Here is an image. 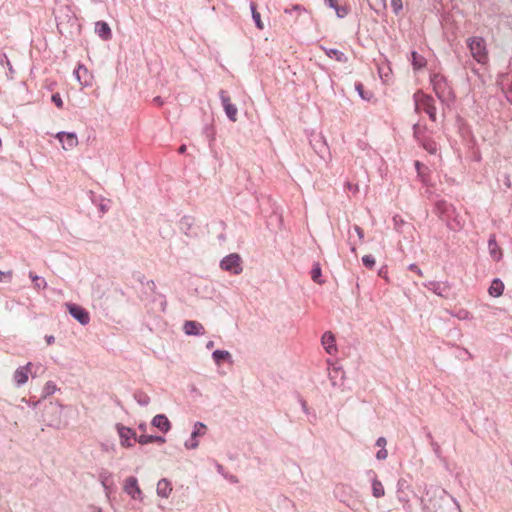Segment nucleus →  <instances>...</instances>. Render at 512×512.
<instances>
[{
  "label": "nucleus",
  "instance_id": "obj_1",
  "mask_svg": "<svg viewBox=\"0 0 512 512\" xmlns=\"http://www.w3.org/2000/svg\"><path fill=\"white\" fill-rule=\"evenodd\" d=\"M426 495L429 496V498H423L421 500L424 512H450L452 509L460 510L458 501L444 489H429Z\"/></svg>",
  "mask_w": 512,
  "mask_h": 512
},
{
  "label": "nucleus",
  "instance_id": "obj_2",
  "mask_svg": "<svg viewBox=\"0 0 512 512\" xmlns=\"http://www.w3.org/2000/svg\"><path fill=\"white\" fill-rule=\"evenodd\" d=\"M430 82L437 98L442 103H447L453 98L452 90L443 75L438 73L431 75Z\"/></svg>",
  "mask_w": 512,
  "mask_h": 512
},
{
  "label": "nucleus",
  "instance_id": "obj_3",
  "mask_svg": "<svg viewBox=\"0 0 512 512\" xmlns=\"http://www.w3.org/2000/svg\"><path fill=\"white\" fill-rule=\"evenodd\" d=\"M467 46L472 57L480 64L488 62L486 41L483 37L474 36L467 39Z\"/></svg>",
  "mask_w": 512,
  "mask_h": 512
},
{
  "label": "nucleus",
  "instance_id": "obj_4",
  "mask_svg": "<svg viewBox=\"0 0 512 512\" xmlns=\"http://www.w3.org/2000/svg\"><path fill=\"white\" fill-rule=\"evenodd\" d=\"M415 111H424L431 121H436V106L432 96L417 92L413 96Z\"/></svg>",
  "mask_w": 512,
  "mask_h": 512
},
{
  "label": "nucleus",
  "instance_id": "obj_5",
  "mask_svg": "<svg viewBox=\"0 0 512 512\" xmlns=\"http://www.w3.org/2000/svg\"><path fill=\"white\" fill-rule=\"evenodd\" d=\"M220 267L222 270L228 271L234 275L240 274L243 270L241 265V258L237 253H231L225 256L220 261Z\"/></svg>",
  "mask_w": 512,
  "mask_h": 512
},
{
  "label": "nucleus",
  "instance_id": "obj_6",
  "mask_svg": "<svg viewBox=\"0 0 512 512\" xmlns=\"http://www.w3.org/2000/svg\"><path fill=\"white\" fill-rule=\"evenodd\" d=\"M116 428L120 438V444L123 447H132L134 445L132 440L134 442H137L138 437L136 435V432L132 428L126 427L122 424H117Z\"/></svg>",
  "mask_w": 512,
  "mask_h": 512
},
{
  "label": "nucleus",
  "instance_id": "obj_7",
  "mask_svg": "<svg viewBox=\"0 0 512 512\" xmlns=\"http://www.w3.org/2000/svg\"><path fill=\"white\" fill-rule=\"evenodd\" d=\"M124 492L134 500H143V493L138 485V480L134 476L125 479L123 485Z\"/></svg>",
  "mask_w": 512,
  "mask_h": 512
},
{
  "label": "nucleus",
  "instance_id": "obj_8",
  "mask_svg": "<svg viewBox=\"0 0 512 512\" xmlns=\"http://www.w3.org/2000/svg\"><path fill=\"white\" fill-rule=\"evenodd\" d=\"M219 98L221 100L227 118L232 122H236L238 109L234 104L231 103L230 97L228 96L226 91L220 90Z\"/></svg>",
  "mask_w": 512,
  "mask_h": 512
},
{
  "label": "nucleus",
  "instance_id": "obj_9",
  "mask_svg": "<svg viewBox=\"0 0 512 512\" xmlns=\"http://www.w3.org/2000/svg\"><path fill=\"white\" fill-rule=\"evenodd\" d=\"M70 315L77 320L81 325H87L90 322V315L86 309L77 305L68 303L66 304Z\"/></svg>",
  "mask_w": 512,
  "mask_h": 512
},
{
  "label": "nucleus",
  "instance_id": "obj_10",
  "mask_svg": "<svg viewBox=\"0 0 512 512\" xmlns=\"http://www.w3.org/2000/svg\"><path fill=\"white\" fill-rule=\"evenodd\" d=\"M205 429H206V426L202 422H200V421L195 422L191 436L184 443V446L187 449H196L199 445L197 437L200 435H203L205 433Z\"/></svg>",
  "mask_w": 512,
  "mask_h": 512
},
{
  "label": "nucleus",
  "instance_id": "obj_11",
  "mask_svg": "<svg viewBox=\"0 0 512 512\" xmlns=\"http://www.w3.org/2000/svg\"><path fill=\"white\" fill-rule=\"evenodd\" d=\"M56 138L60 141L64 150H70L78 144V138L74 132L60 131L56 134Z\"/></svg>",
  "mask_w": 512,
  "mask_h": 512
},
{
  "label": "nucleus",
  "instance_id": "obj_12",
  "mask_svg": "<svg viewBox=\"0 0 512 512\" xmlns=\"http://www.w3.org/2000/svg\"><path fill=\"white\" fill-rule=\"evenodd\" d=\"M183 331L188 336H202L205 334L204 326L197 321L187 320L183 324Z\"/></svg>",
  "mask_w": 512,
  "mask_h": 512
},
{
  "label": "nucleus",
  "instance_id": "obj_13",
  "mask_svg": "<svg viewBox=\"0 0 512 512\" xmlns=\"http://www.w3.org/2000/svg\"><path fill=\"white\" fill-rule=\"evenodd\" d=\"M31 363L28 362L25 366H20L16 369L13 375L16 386H23L28 381V373L30 370Z\"/></svg>",
  "mask_w": 512,
  "mask_h": 512
},
{
  "label": "nucleus",
  "instance_id": "obj_14",
  "mask_svg": "<svg viewBox=\"0 0 512 512\" xmlns=\"http://www.w3.org/2000/svg\"><path fill=\"white\" fill-rule=\"evenodd\" d=\"M321 342H322V345H323L325 351L328 354L333 355L337 352V347L335 345V337L332 332H330V331L325 332L322 335Z\"/></svg>",
  "mask_w": 512,
  "mask_h": 512
},
{
  "label": "nucleus",
  "instance_id": "obj_15",
  "mask_svg": "<svg viewBox=\"0 0 512 512\" xmlns=\"http://www.w3.org/2000/svg\"><path fill=\"white\" fill-rule=\"evenodd\" d=\"M151 424L163 433H167L171 429V423L164 414L155 415L152 418Z\"/></svg>",
  "mask_w": 512,
  "mask_h": 512
},
{
  "label": "nucleus",
  "instance_id": "obj_16",
  "mask_svg": "<svg viewBox=\"0 0 512 512\" xmlns=\"http://www.w3.org/2000/svg\"><path fill=\"white\" fill-rule=\"evenodd\" d=\"M424 286L441 297H446L449 291V287L446 284L437 281H429Z\"/></svg>",
  "mask_w": 512,
  "mask_h": 512
},
{
  "label": "nucleus",
  "instance_id": "obj_17",
  "mask_svg": "<svg viewBox=\"0 0 512 512\" xmlns=\"http://www.w3.org/2000/svg\"><path fill=\"white\" fill-rule=\"evenodd\" d=\"M74 76L82 86L87 87L90 85L89 71L84 65H78L74 70Z\"/></svg>",
  "mask_w": 512,
  "mask_h": 512
},
{
  "label": "nucleus",
  "instance_id": "obj_18",
  "mask_svg": "<svg viewBox=\"0 0 512 512\" xmlns=\"http://www.w3.org/2000/svg\"><path fill=\"white\" fill-rule=\"evenodd\" d=\"M172 492V484L167 478L158 481L156 493L161 498H168Z\"/></svg>",
  "mask_w": 512,
  "mask_h": 512
},
{
  "label": "nucleus",
  "instance_id": "obj_19",
  "mask_svg": "<svg viewBox=\"0 0 512 512\" xmlns=\"http://www.w3.org/2000/svg\"><path fill=\"white\" fill-rule=\"evenodd\" d=\"M179 229L187 236L195 235L193 217L183 216L179 222Z\"/></svg>",
  "mask_w": 512,
  "mask_h": 512
},
{
  "label": "nucleus",
  "instance_id": "obj_20",
  "mask_svg": "<svg viewBox=\"0 0 512 512\" xmlns=\"http://www.w3.org/2000/svg\"><path fill=\"white\" fill-rule=\"evenodd\" d=\"M95 32L102 40H109L112 37L110 26L105 21H97L95 23Z\"/></svg>",
  "mask_w": 512,
  "mask_h": 512
},
{
  "label": "nucleus",
  "instance_id": "obj_21",
  "mask_svg": "<svg viewBox=\"0 0 512 512\" xmlns=\"http://www.w3.org/2000/svg\"><path fill=\"white\" fill-rule=\"evenodd\" d=\"M312 146L315 149L316 153L324 158V153L327 151L328 147L322 135H317L311 140Z\"/></svg>",
  "mask_w": 512,
  "mask_h": 512
},
{
  "label": "nucleus",
  "instance_id": "obj_22",
  "mask_svg": "<svg viewBox=\"0 0 512 512\" xmlns=\"http://www.w3.org/2000/svg\"><path fill=\"white\" fill-rule=\"evenodd\" d=\"M488 250L490 256L495 260L499 261L502 257L500 248L497 244L495 235H491L488 240Z\"/></svg>",
  "mask_w": 512,
  "mask_h": 512
},
{
  "label": "nucleus",
  "instance_id": "obj_23",
  "mask_svg": "<svg viewBox=\"0 0 512 512\" xmlns=\"http://www.w3.org/2000/svg\"><path fill=\"white\" fill-rule=\"evenodd\" d=\"M212 359L216 365H220V363L222 361H228L229 363H232V356H231L230 352L227 350L217 349V350L213 351Z\"/></svg>",
  "mask_w": 512,
  "mask_h": 512
},
{
  "label": "nucleus",
  "instance_id": "obj_24",
  "mask_svg": "<svg viewBox=\"0 0 512 512\" xmlns=\"http://www.w3.org/2000/svg\"><path fill=\"white\" fill-rule=\"evenodd\" d=\"M503 291L504 283L499 278H495L488 289L489 295L492 297H499L503 294Z\"/></svg>",
  "mask_w": 512,
  "mask_h": 512
},
{
  "label": "nucleus",
  "instance_id": "obj_25",
  "mask_svg": "<svg viewBox=\"0 0 512 512\" xmlns=\"http://www.w3.org/2000/svg\"><path fill=\"white\" fill-rule=\"evenodd\" d=\"M421 146L430 154L432 155H435L438 151V146H437V143L432 140L431 138H421L419 141H418Z\"/></svg>",
  "mask_w": 512,
  "mask_h": 512
},
{
  "label": "nucleus",
  "instance_id": "obj_26",
  "mask_svg": "<svg viewBox=\"0 0 512 512\" xmlns=\"http://www.w3.org/2000/svg\"><path fill=\"white\" fill-rule=\"evenodd\" d=\"M137 442L141 445H146L152 442L164 443L165 438L156 435H140L137 439Z\"/></svg>",
  "mask_w": 512,
  "mask_h": 512
},
{
  "label": "nucleus",
  "instance_id": "obj_27",
  "mask_svg": "<svg viewBox=\"0 0 512 512\" xmlns=\"http://www.w3.org/2000/svg\"><path fill=\"white\" fill-rule=\"evenodd\" d=\"M371 484H372V495L375 498H381L385 495L384 486H383L382 482L380 480H378V478H373V481Z\"/></svg>",
  "mask_w": 512,
  "mask_h": 512
},
{
  "label": "nucleus",
  "instance_id": "obj_28",
  "mask_svg": "<svg viewBox=\"0 0 512 512\" xmlns=\"http://www.w3.org/2000/svg\"><path fill=\"white\" fill-rule=\"evenodd\" d=\"M325 52L328 57L334 58L338 62L345 63L348 60L347 56L342 51H340L338 49H334V48L325 49Z\"/></svg>",
  "mask_w": 512,
  "mask_h": 512
},
{
  "label": "nucleus",
  "instance_id": "obj_29",
  "mask_svg": "<svg viewBox=\"0 0 512 512\" xmlns=\"http://www.w3.org/2000/svg\"><path fill=\"white\" fill-rule=\"evenodd\" d=\"M133 397H134L135 401L142 407L148 406L151 401L149 395L141 390L135 391Z\"/></svg>",
  "mask_w": 512,
  "mask_h": 512
},
{
  "label": "nucleus",
  "instance_id": "obj_30",
  "mask_svg": "<svg viewBox=\"0 0 512 512\" xmlns=\"http://www.w3.org/2000/svg\"><path fill=\"white\" fill-rule=\"evenodd\" d=\"M111 478H112V474L107 470H102L99 473V480H100L102 487L104 488L106 495H108L110 493V486L108 485V481Z\"/></svg>",
  "mask_w": 512,
  "mask_h": 512
},
{
  "label": "nucleus",
  "instance_id": "obj_31",
  "mask_svg": "<svg viewBox=\"0 0 512 512\" xmlns=\"http://www.w3.org/2000/svg\"><path fill=\"white\" fill-rule=\"evenodd\" d=\"M355 90L357 91V93L360 96V98L365 100V101H370L371 98L373 97V94L371 92H366L364 90V86L360 82H356L355 83Z\"/></svg>",
  "mask_w": 512,
  "mask_h": 512
},
{
  "label": "nucleus",
  "instance_id": "obj_32",
  "mask_svg": "<svg viewBox=\"0 0 512 512\" xmlns=\"http://www.w3.org/2000/svg\"><path fill=\"white\" fill-rule=\"evenodd\" d=\"M250 10H251L252 19H253L256 27L259 29H263V23L261 21L260 13L257 12L256 6L253 2L250 3Z\"/></svg>",
  "mask_w": 512,
  "mask_h": 512
},
{
  "label": "nucleus",
  "instance_id": "obj_33",
  "mask_svg": "<svg viewBox=\"0 0 512 512\" xmlns=\"http://www.w3.org/2000/svg\"><path fill=\"white\" fill-rule=\"evenodd\" d=\"M29 277L33 281L35 288L45 289L47 287V282L43 277L37 276L33 272L29 273Z\"/></svg>",
  "mask_w": 512,
  "mask_h": 512
},
{
  "label": "nucleus",
  "instance_id": "obj_34",
  "mask_svg": "<svg viewBox=\"0 0 512 512\" xmlns=\"http://www.w3.org/2000/svg\"><path fill=\"white\" fill-rule=\"evenodd\" d=\"M322 272L321 267L319 263H315L312 270H311V278L314 282L318 284H322L323 280L321 279Z\"/></svg>",
  "mask_w": 512,
  "mask_h": 512
},
{
  "label": "nucleus",
  "instance_id": "obj_35",
  "mask_svg": "<svg viewBox=\"0 0 512 512\" xmlns=\"http://www.w3.org/2000/svg\"><path fill=\"white\" fill-rule=\"evenodd\" d=\"M412 55V65L416 69H420L425 65V59L420 56L416 51H413L411 53Z\"/></svg>",
  "mask_w": 512,
  "mask_h": 512
},
{
  "label": "nucleus",
  "instance_id": "obj_36",
  "mask_svg": "<svg viewBox=\"0 0 512 512\" xmlns=\"http://www.w3.org/2000/svg\"><path fill=\"white\" fill-rule=\"evenodd\" d=\"M0 64L3 66L5 65V68H8L9 73L7 74V76L11 79L12 75L14 74V69L6 54H3L0 57Z\"/></svg>",
  "mask_w": 512,
  "mask_h": 512
},
{
  "label": "nucleus",
  "instance_id": "obj_37",
  "mask_svg": "<svg viewBox=\"0 0 512 512\" xmlns=\"http://www.w3.org/2000/svg\"><path fill=\"white\" fill-rule=\"evenodd\" d=\"M57 390L58 388L53 381L46 382L43 389L44 397L53 395Z\"/></svg>",
  "mask_w": 512,
  "mask_h": 512
},
{
  "label": "nucleus",
  "instance_id": "obj_38",
  "mask_svg": "<svg viewBox=\"0 0 512 512\" xmlns=\"http://www.w3.org/2000/svg\"><path fill=\"white\" fill-rule=\"evenodd\" d=\"M362 263L363 265L368 268V269H372L375 265V258L374 256L368 254V255H364L362 257Z\"/></svg>",
  "mask_w": 512,
  "mask_h": 512
},
{
  "label": "nucleus",
  "instance_id": "obj_39",
  "mask_svg": "<svg viewBox=\"0 0 512 512\" xmlns=\"http://www.w3.org/2000/svg\"><path fill=\"white\" fill-rule=\"evenodd\" d=\"M393 224L395 230H397L398 232H403L402 226L406 225V222L399 215H395L393 217Z\"/></svg>",
  "mask_w": 512,
  "mask_h": 512
},
{
  "label": "nucleus",
  "instance_id": "obj_40",
  "mask_svg": "<svg viewBox=\"0 0 512 512\" xmlns=\"http://www.w3.org/2000/svg\"><path fill=\"white\" fill-rule=\"evenodd\" d=\"M391 7L395 15H398L403 9L402 0H391Z\"/></svg>",
  "mask_w": 512,
  "mask_h": 512
},
{
  "label": "nucleus",
  "instance_id": "obj_41",
  "mask_svg": "<svg viewBox=\"0 0 512 512\" xmlns=\"http://www.w3.org/2000/svg\"><path fill=\"white\" fill-rule=\"evenodd\" d=\"M335 12L338 18H344L348 14V9L345 6H337L335 7Z\"/></svg>",
  "mask_w": 512,
  "mask_h": 512
},
{
  "label": "nucleus",
  "instance_id": "obj_42",
  "mask_svg": "<svg viewBox=\"0 0 512 512\" xmlns=\"http://www.w3.org/2000/svg\"><path fill=\"white\" fill-rule=\"evenodd\" d=\"M456 317L460 320H469L472 318L470 312L464 309L459 310Z\"/></svg>",
  "mask_w": 512,
  "mask_h": 512
},
{
  "label": "nucleus",
  "instance_id": "obj_43",
  "mask_svg": "<svg viewBox=\"0 0 512 512\" xmlns=\"http://www.w3.org/2000/svg\"><path fill=\"white\" fill-rule=\"evenodd\" d=\"M376 459L379 461H383L388 457V451L386 448H380V450L376 453Z\"/></svg>",
  "mask_w": 512,
  "mask_h": 512
},
{
  "label": "nucleus",
  "instance_id": "obj_44",
  "mask_svg": "<svg viewBox=\"0 0 512 512\" xmlns=\"http://www.w3.org/2000/svg\"><path fill=\"white\" fill-rule=\"evenodd\" d=\"M52 102L58 107V108H62L63 107V101H62V98L61 96L56 93V94H53L52 95Z\"/></svg>",
  "mask_w": 512,
  "mask_h": 512
},
{
  "label": "nucleus",
  "instance_id": "obj_45",
  "mask_svg": "<svg viewBox=\"0 0 512 512\" xmlns=\"http://www.w3.org/2000/svg\"><path fill=\"white\" fill-rule=\"evenodd\" d=\"M427 437H428L429 439H432V435H431V433H428V434H427ZM431 446H432V449H433V451L435 452V454H436L437 456H439V454H440V446H439V444H438V443H436V442H434L433 440H431Z\"/></svg>",
  "mask_w": 512,
  "mask_h": 512
},
{
  "label": "nucleus",
  "instance_id": "obj_46",
  "mask_svg": "<svg viewBox=\"0 0 512 512\" xmlns=\"http://www.w3.org/2000/svg\"><path fill=\"white\" fill-rule=\"evenodd\" d=\"M223 477L232 484H237L239 482L237 476L230 473L223 474Z\"/></svg>",
  "mask_w": 512,
  "mask_h": 512
},
{
  "label": "nucleus",
  "instance_id": "obj_47",
  "mask_svg": "<svg viewBox=\"0 0 512 512\" xmlns=\"http://www.w3.org/2000/svg\"><path fill=\"white\" fill-rule=\"evenodd\" d=\"M353 230L355 231L359 241L361 242L364 238V232H363L362 228L358 225H354Z\"/></svg>",
  "mask_w": 512,
  "mask_h": 512
},
{
  "label": "nucleus",
  "instance_id": "obj_48",
  "mask_svg": "<svg viewBox=\"0 0 512 512\" xmlns=\"http://www.w3.org/2000/svg\"><path fill=\"white\" fill-rule=\"evenodd\" d=\"M413 135H414V138L419 141L422 137L420 136V126L418 123H415L413 125Z\"/></svg>",
  "mask_w": 512,
  "mask_h": 512
},
{
  "label": "nucleus",
  "instance_id": "obj_49",
  "mask_svg": "<svg viewBox=\"0 0 512 512\" xmlns=\"http://www.w3.org/2000/svg\"><path fill=\"white\" fill-rule=\"evenodd\" d=\"M98 208L102 213H105L108 211L109 206L105 203L104 198H100V203L98 204Z\"/></svg>",
  "mask_w": 512,
  "mask_h": 512
},
{
  "label": "nucleus",
  "instance_id": "obj_50",
  "mask_svg": "<svg viewBox=\"0 0 512 512\" xmlns=\"http://www.w3.org/2000/svg\"><path fill=\"white\" fill-rule=\"evenodd\" d=\"M4 278H8L10 281L12 279V271L8 270L6 272L0 270V282L4 281Z\"/></svg>",
  "mask_w": 512,
  "mask_h": 512
},
{
  "label": "nucleus",
  "instance_id": "obj_51",
  "mask_svg": "<svg viewBox=\"0 0 512 512\" xmlns=\"http://www.w3.org/2000/svg\"><path fill=\"white\" fill-rule=\"evenodd\" d=\"M386 444H387V440L385 437H379L377 440H376V443L375 445L380 447V448H385L386 447Z\"/></svg>",
  "mask_w": 512,
  "mask_h": 512
},
{
  "label": "nucleus",
  "instance_id": "obj_52",
  "mask_svg": "<svg viewBox=\"0 0 512 512\" xmlns=\"http://www.w3.org/2000/svg\"><path fill=\"white\" fill-rule=\"evenodd\" d=\"M408 487L405 480H399L397 483V493H402L404 491V488Z\"/></svg>",
  "mask_w": 512,
  "mask_h": 512
},
{
  "label": "nucleus",
  "instance_id": "obj_53",
  "mask_svg": "<svg viewBox=\"0 0 512 512\" xmlns=\"http://www.w3.org/2000/svg\"><path fill=\"white\" fill-rule=\"evenodd\" d=\"M408 269H409V270H411V271H414V272H416L418 275L422 276V271H421V269H420L416 264H414V263H413V264H410V265L408 266Z\"/></svg>",
  "mask_w": 512,
  "mask_h": 512
},
{
  "label": "nucleus",
  "instance_id": "obj_54",
  "mask_svg": "<svg viewBox=\"0 0 512 512\" xmlns=\"http://www.w3.org/2000/svg\"><path fill=\"white\" fill-rule=\"evenodd\" d=\"M301 10H303V9H302V7H301L300 5H294L291 9L286 8V9L284 10V12H285L286 14H291V13H292V12H294V11H301Z\"/></svg>",
  "mask_w": 512,
  "mask_h": 512
},
{
  "label": "nucleus",
  "instance_id": "obj_55",
  "mask_svg": "<svg viewBox=\"0 0 512 512\" xmlns=\"http://www.w3.org/2000/svg\"><path fill=\"white\" fill-rule=\"evenodd\" d=\"M397 494H398V500L400 502L407 503L409 501V498H408L407 494L404 493V491H402V493H397Z\"/></svg>",
  "mask_w": 512,
  "mask_h": 512
},
{
  "label": "nucleus",
  "instance_id": "obj_56",
  "mask_svg": "<svg viewBox=\"0 0 512 512\" xmlns=\"http://www.w3.org/2000/svg\"><path fill=\"white\" fill-rule=\"evenodd\" d=\"M366 476L371 480V482L373 481V478H377L376 472L372 469L366 471Z\"/></svg>",
  "mask_w": 512,
  "mask_h": 512
},
{
  "label": "nucleus",
  "instance_id": "obj_57",
  "mask_svg": "<svg viewBox=\"0 0 512 512\" xmlns=\"http://www.w3.org/2000/svg\"><path fill=\"white\" fill-rule=\"evenodd\" d=\"M325 3L335 10V7H337V1L336 0H325Z\"/></svg>",
  "mask_w": 512,
  "mask_h": 512
},
{
  "label": "nucleus",
  "instance_id": "obj_58",
  "mask_svg": "<svg viewBox=\"0 0 512 512\" xmlns=\"http://www.w3.org/2000/svg\"><path fill=\"white\" fill-rule=\"evenodd\" d=\"M45 340L48 345H51L55 342V337L53 335H46Z\"/></svg>",
  "mask_w": 512,
  "mask_h": 512
},
{
  "label": "nucleus",
  "instance_id": "obj_59",
  "mask_svg": "<svg viewBox=\"0 0 512 512\" xmlns=\"http://www.w3.org/2000/svg\"><path fill=\"white\" fill-rule=\"evenodd\" d=\"M216 470L222 476H223V474L227 473V472H225L224 467L219 463H216Z\"/></svg>",
  "mask_w": 512,
  "mask_h": 512
},
{
  "label": "nucleus",
  "instance_id": "obj_60",
  "mask_svg": "<svg viewBox=\"0 0 512 512\" xmlns=\"http://www.w3.org/2000/svg\"><path fill=\"white\" fill-rule=\"evenodd\" d=\"M300 404H301V407H302L303 411H304L305 413H307L308 409H307V403H306V401H305V400H303V399H300Z\"/></svg>",
  "mask_w": 512,
  "mask_h": 512
},
{
  "label": "nucleus",
  "instance_id": "obj_61",
  "mask_svg": "<svg viewBox=\"0 0 512 512\" xmlns=\"http://www.w3.org/2000/svg\"><path fill=\"white\" fill-rule=\"evenodd\" d=\"M351 236H349V245H350V250L351 252H355L356 251V245L354 243L351 242L350 240Z\"/></svg>",
  "mask_w": 512,
  "mask_h": 512
},
{
  "label": "nucleus",
  "instance_id": "obj_62",
  "mask_svg": "<svg viewBox=\"0 0 512 512\" xmlns=\"http://www.w3.org/2000/svg\"><path fill=\"white\" fill-rule=\"evenodd\" d=\"M153 101L158 104V105H162L163 104V100L161 97L157 96L153 99Z\"/></svg>",
  "mask_w": 512,
  "mask_h": 512
},
{
  "label": "nucleus",
  "instance_id": "obj_63",
  "mask_svg": "<svg viewBox=\"0 0 512 512\" xmlns=\"http://www.w3.org/2000/svg\"><path fill=\"white\" fill-rule=\"evenodd\" d=\"M138 428H139L141 431H145V430H146V428H147V424H146V423H144V422H143V423H140V424L138 425Z\"/></svg>",
  "mask_w": 512,
  "mask_h": 512
},
{
  "label": "nucleus",
  "instance_id": "obj_64",
  "mask_svg": "<svg viewBox=\"0 0 512 512\" xmlns=\"http://www.w3.org/2000/svg\"><path fill=\"white\" fill-rule=\"evenodd\" d=\"M185 151H186V145H184V144H183V145H181V146L179 147L178 152H179L180 154H183V153H185Z\"/></svg>",
  "mask_w": 512,
  "mask_h": 512
}]
</instances>
